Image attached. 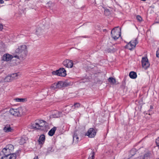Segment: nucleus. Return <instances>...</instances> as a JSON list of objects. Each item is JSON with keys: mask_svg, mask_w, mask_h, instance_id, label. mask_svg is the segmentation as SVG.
I'll return each instance as SVG.
<instances>
[{"mask_svg": "<svg viewBox=\"0 0 159 159\" xmlns=\"http://www.w3.org/2000/svg\"><path fill=\"white\" fill-rule=\"evenodd\" d=\"M156 159H159V158H157Z\"/></svg>", "mask_w": 159, "mask_h": 159, "instance_id": "48", "label": "nucleus"}, {"mask_svg": "<svg viewBox=\"0 0 159 159\" xmlns=\"http://www.w3.org/2000/svg\"><path fill=\"white\" fill-rule=\"evenodd\" d=\"M45 123H46V122L43 120H36L35 123L31 124V127L32 128L34 129L44 130L47 126Z\"/></svg>", "mask_w": 159, "mask_h": 159, "instance_id": "2", "label": "nucleus"}, {"mask_svg": "<svg viewBox=\"0 0 159 159\" xmlns=\"http://www.w3.org/2000/svg\"><path fill=\"white\" fill-rule=\"evenodd\" d=\"M131 43L134 45V47H135L136 45L138 44V38H136L134 40H131L129 42V43Z\"/></svg>", "mask_w": 159, "mask_h": 159, "instance_id": "24", "label": "nucleus"}, {"mask_svg": "<svg viewBox=\"0 0 159 159\" xmlns=\"http://www.w3.org/2000/svg\"><path fill=\"white\" fill-rule=\"evenodd\" d=\"M96 132L93 128H90L85 134V135L88 136L89 138H93L96 135Z\"/></svg>", "mask_w": 159, "mask_h": 159, "instance_id": "8", "label": "nucleus"}, {"mask_svg": "<svg viewBox=\"0 0 159 159\" xmlns=\"http://www.w3.org/2000/svg\"><path fill=\"white\" fill-rule=\"evenodd\" d=\"M116 29H118L119 30H121V28L119 26H116L114 27L112 29V30H116Z\"/></svg>", "mask_w": 159, "mask_h": 159, "instance_id": "37", "label": "nucleus"}, {"mask_svg": "<svg viewBox=\"0 0 159 159\" xmlns=\"http://www.w3.org/2000/svg\"><path fill=\"white\" fill-rule=\"evenodd\" d=\"M108 50H109V52H113L116 51V49H115L113 48H110L108 49Z\"/></svg>", "mask_w": 159, "mask_h": 159, "instance_id": "32", "label": "nucleus"}, {"mask_svg": "<svg viewBox=\"0 0 159 159\" xmlns=\"http://www.w3.org/2000/svg\"><path fill=\"white\" fill-rule=\"evenodd\" d=\"M72 85V83L70 81H60L57 83H55L52 84L51 88L53 89H61L66 87Z\"/></svg>", "mask_w": 159, "mask_h": 159, "instance_id": "3", "label": "nucleus"}, {"mask_svg": "<svg viewBox=\"0 0 159 159\" xmlns=\"http://www.w3.org/2000/svg\"><path fill=\"white\" fill-rule=\"evenodd\" d=\"M156 23H159V22H156Z\"/></svg>", "mask_w": 159, "mask_h": 159, "instance_id": "46", "label": "nucleus"}, {"mask_svg": "<svg viewBox=\"0 0 159 159\" xmlns=\"http://www.w3.org/2000/svg\"><path fill=\"white\" fill-rule=\"evenodd\" d=\"M121 31V30H111V36L114 40H117L120 36Z\"/></svg>", "mask_w": 159, "mask_h": 159, "instance_id": "7", "label": "nucleus"}, {"mask_svg": "<svg viewBox=\"0 0 159 159\" xmlns=\"http://www.w3.org/2000/svg\"><path fill=\"white\" fill-rule=\"evenodd\" d=\"M95 154V152L94 151H92L91 152V153H90L89 155V157L93 158L94 159Z\"/></svg>", "mask_w": 159, "mask_h": 159, "instance_id": "31", "label": "nucleus"}, {"mask_svg": "<svg viewBox=\"0 0 159 159\" xmlns=\"http://www.w3.org/2000/svg\"><path fill=\"white\" fill-rule=\"evenodd\" d=\"M53 117L58 118L59 117V114L58 115H53Z\"/></svg>", "mask_w": 159, "mask_h": 159, "instance_id": "40", "label": "nucleus"}, {"mask_svg": "<svg viewBox=\"0 0 159 159\" xmlns=\"http://www.w3.org/2000/svg\"><path fill=\"white\" fill-rule=\"evenodd\" d=\"M151 109H150L149 110V111H150L151 110Z\"/></svg>", "mask_w": 159, "mask_h": 159, "instance_id": "47", "label": "nucleus"}, {"mask_svg": "<svg viewBox=\"0 0 159 159\" xmlns=\"http://www.w3.org/2000/svg\"><path fill=\"white\" fill-rule=\"evenodd\" d=\"M4 3V1L3 0H0V3L2 4Z\"/></svg>", "mask_w": 159, "mask_h": 159, "instance_id": "41", "label": "nucleus"}, {"mask_svg": "<svg viewBox=\"0 0 159 159\" xmlns=\"http://www.w3.org/2000/svg\"><path fill=\"white\" fill-rule=\"evenodd\" d=\"M14 100L16 102H24L26 100V99L22 98H16L14 99Z\"/></svg>", "mask_w": 159, "mask_h": 159, "instance_id": "27", "label": "nucleus"}, {"mask_svg": "<svg viewBox=\"0 0 159 159\" xmlns=\"http://www.w3.org/2000/svg\"><path fill=\"white\" fill-rule=\"evenodd\" d=\"M6 147L7 149H11V151H13L14 148L13 145L11 144L7 145Z\"/></svg>", "mask_w": 159, "mask_h": 159, "instance_id": "26", "label": "nucleus"}, {"mask_svg": "<svg viewBox=\"0 0 159 159\" xmlns=\"http://www.w3.org/2000/svg\"><path fill=\"white\" fill-rule=\"evenodd\" d=\"M156 143L157 146L159 147V137L156 139Z\"/></svg>", "mask_w": 159, "mask_h": 159, "instance_id": "35", "label": "nucleus"}, {"mask_svg": "<svg viewBox=\"0 0 159 159\" xmlns=\"http://www.w3.org/2000/svg\"><path fill=\"white\" fill-rule=\"evenodd\" d=\"M105 14H107L106 15H108L110 13V12L108 9H105L104 11Z\"/></svg>", "mask_w": 159, "mask_h": 159, "instance_id": "36", "label": "nucleus"}, {"mask_svg": "<svg viewBox=\"0 0 159 159\" xmlns=\"http://www.w3.org/2000/svg\"><path fill=\"white\" fill-rule=\"evenodd\" d=\"M26 140L23 138H21L20 140V144L22 145L25 143Z\"/></svg>", "mask_w": 159, "mask_h": 159, "instance_id": "28", "label": "nucleus"}, {"mask_svg": "<svg viewBox=\"0 0 159 159\" xmlns=\"http://www.w3.org/2000/svg\"><path fill=\"white\" fill-rule=\"evenodd\" d=\"M2 152L4 154V156H3V157H8L9 158V157L11 156V155H12V154H15L16 155V157L17 153H12V154H11V153L9 152L8 149L6 147L3 149L2 150Z\"/></svg>", "mask_w": 159, "mask_h": 159, "instance_id": "10", "label": "nucleus"}, {"mask_svg": "<svg viewBox=\"0 0 159 159\" xmlns=\"http://www.w3.org/2000/svg\"><path fill=\"white\" fill-rule=\"evenodd\" d=\"M88 159H94L93 158H92L91 157H89V156Z\"/></svg>", "mask_w": 159, "mask_h": 159, "instance_id": "45", "label": "nucleus"}, {"mask_svg": "<svg viewBox=\"0 0 159 159\" xmlns=\"http://www.w3.org/2000/svg\"><path fill=\"white\" fill-rule=\"evenodd\" d=\"M156 57L158 58L159 57V53L158 52V50H157L156 52Z\"/></svg>", "mask_w": 159, "mask_h": 159, "instance_id": "38", "label": "nucleus"}, {"mask_svg": "<svg viewBox=\"0 0 159 159\" xmlns=\"http://www.w3.org/2000/svg\"><path fill=\"white\" fill-rule=\"evenodd\" d=\"M136 19L139 21H141L142 20V17L139 15L136 16Z\"/></svg>", "mask_w": 159, "mask_h": 159, "instance_id": "33", "label": "nucleus"}, {"mask_svg": "<svg viewBox=\"0 0 159 159\" xmlns=\"http://www.w3.org/2000/svg\"><path fill=\"white\" fill-rule=\"evenodd\" d=\"M14 57L13 54V55L8 53L4 54L2 57V60L4 61H8Z\"/></svg>", "mask_w": 159, "mask_h": 159, "instance_id": "11", "label": "nucleus"}, {"mask_svg": "<svg viewBox=\"0 0 159 159\" xmlns=\"http://www.w3.org/2000/svg\"><path fill=\"white\" fill-rule=\"evenodd\" d=\"M80 106V104L79 103H74L73 107H74L75 108H78Z\"/></svg>", "mask_w": 159, "mask_h": 159, "instance_id": "30", "label": "nucleus"}, {"mask_svg": "<svg viewBox=\"0 0 159 159\" xmlns=\"http://www.w3.org/2000/svg\"><path fill=\"white\" fill-rule=\"evenodd\" d=\"M1 159H16V155L15 154H12L11 156L8 157H2Z\"/></svg>", "mask_w": 159, "mask_h": 159, "instance_id": "21", "label": "nucleus"}, {"mask_svg": "<svg viewBox=\"0 0 159 159\" xmlns=\"http://www.w3.org/2000/svg\"><path fill=\"white\" fill-rule=\"evenodd\" d=\"M23 108L19 107L17 109L11 108L9 110L10 113L12 115L17 116H20L24 114Z\"/></svg>", "mask_w": 159, "mask_h": 159, "instance_id": "4", "label": "nucleus"}, {"mask_svg": "<svg viewBox=\"0 0 159 159\" xmlns=\"http://www.w3.org/2000/svg\"><path fill=\"white\" fill-rule=\"evenodd\" d=\"M12 80L10 75L7 76L5 78V81L7 82H10L12 81Z\"/></svg>", "mask_w": 159, "mask_h": 159, "instance_id": "23", "label": "nucleus"}, {"mask_svg": "<svg viewBox=\"0 0 159 159\" xmlns=\"http://www.w3.org/2000/svg\"><path fill=\"white\" fill-rule=\"evenodd\" d=\"M135 48V47H134V45L131 43H129V42L125 46V48L128 49L130 50H132L133 48Z\"/></svg>", "mask_w": 159, "mask_h": 159, "instance_id": "17", "label": "nucleus"}, {"mask_svg": "<svg viewBox=\"0 0 159 159\" xmlns=\"http://www.w3.org/2000/svg\"><path fill=\"white\" fill-rule=\"evenodd\" d=\"M42 94L44 96H47L48 94V89H45L42 90L41 91Z\"/></svg>", "mask_w": 159, "mask_h": 159, "instance_id": "25", "label": "nucleus"}, {"mask_svg": "<svg viewBox=\"0 0 159 159\" xmlns=\"http://www.w3.org/2000/svg\"><path fill=\"white\" fill-rule=\"evenodd\" d=\"M8 150H9V152L11 153V154H12L11 152H12V151H11V149L10 150L8 149Z\"/></svg>", "mask_w": 159, "mask_h": 159, "instance_id": "44", "label": "nucleus"}, {"mask_svg": "<svg viewBox=\"0 0 159 159\" xmlns=\"http://www.w3.org/2000/svg\"><path fill=\"white\" fill-rule=\"evenodd\" d=\"M57 129V127H54L51 129L48 132V134L49 136H52L55 134L56 130Z\"/></svg>", "mask_w": 159, "mask_h": 159, "instance_id": "18", "label": "nucleus"}, {"mask_svg": "<svg viewBox=\"0 0 159 159\" xmlns=\"http://www.w3.org/2000/svg\"><path fill=\"white\" fill-rule=\"evenodd\" d=\"M45 139V136L44 134H42L39 137L38 142L39 145H42L44 144Z\"/></svg>", "mask_w": 159, "mask_h": 159, "instance_id": "12", "label": "nucleus"}, {"mask_svg": "<svg viewBox=\"0 0 159 159\" xmlns=\"http://www.w3.org/2000/svg\"><path fill=\"white\" fill-rule=\"evenodd\" d=\"M52 73L53 75L65 77L66 75V70L63 68H61L58 70L52 72Z\"/></svg>", "mask_w": 159, "mask_h": 159, "instance_id": "5", "label": "nucleus"}, {"mask_svg": "<svg viewBox=\"0 0 159 159\" xmlns=\"http://www.w3.org/2000/svg\"><path fill=\"white\" fill-rule=\"evenodd\" d=\"M142 66L143 68L147 69L149 67L150 63L147 57H143L141 60Z\"/></svg>", "mask_w": 159, "mask_h": 159, "instance_id": "6", "label": "nucleus"}, {"mask_svg": "<svg viewBox=\"0 0 159 159\" xmlns=\"http://www.w3.org/2000/svg\"><path fill=\"white\" fill-rule=\"evenodd\" d=\"M73 144L74 143L75 144H76L78 143L79 140V138L76 132H75L74 133V134L73 136Z\"/></svg>", "mask_w": 159, "mask_h": 159, "instance_id": "13", "label": "nucleus"}, {"mask_svg": "<svg viewBox=\"0 0 159 159\" xmlns=\"http://www.w3.org/2000/svg\"><path fill=\"white\" fill-rule=\"evenodd\" d=\"M63 64L64 66L68 68H72L73 65V63L72 61L67 59L65 60L63 62Z\"/></svg>", "mask_w": 159, "mask_h": 159, "instance_id": "9", "label": "nucleus"}, {"mask_svg": "<svg viewBox=\"0 0 159 159\" xmlns=\"http://www.w3.org/2000/svg\"><path fill=\"white\" fill-rule=\"evenodd\" d=\"M150 108L151 109H152L153 108V107L151 105L150 107Z\"/></svg>", "mask_w": 159, "mask_h": 159, "instance_id": "43", "label": "nucleus"}, {"mask_svg": "<svg viewBox=\"0 0 159 159\" xmlns=\"http://www.w3.org/2000/svg\"><path fill=\"white\" fill-rule=\"evenodd\" d=\"M35 33L36 34L39 36L41 35L40 34L42 33L41 30H36Z\"/></svg>", "mask_w": 159, "mask_h": 159, "instance_id": "34", "label": "nucleus"}, {"mask_svg": "<svg viewBox=\"0 0 159 159\" xmlns=\"http://www.w3.org/2000/svg\"><path fill=\"white\" fill-rule=\"evenodd\" d=\"M108 81L109 82L112 84H114L116 83V80L115 78H113L112 77H110L108 79Z\"/></svg>", "mask_w": 159, "mask_h": 159, "instance_id": "22", "label": "nucleus"}, {"mask_svg": "<svg viewBox=\"0 0 159 159\" xmlns=\"http://www.w3.org/2000/svg\"><path fill=\"white\" fill-rule=\"evenodd\" d=\"M12 78V79L13 80L14 79H16V77L18 76V74L16 73L12 74L10 75Z\"/></svg>", "mask_w": 159, "mask_h": 159, "instance_id": "29", "label": "nucleus"}, {"mask_svg": "<svg viewBox=\"0 0 159 159\" xmlns=\"http://www.w3.org/2000/svg\"><path fill=\"white\" fill-rule=\"evenodd\" d=\"M129 76L132 79H135L137 77V75L136 72L132 71L129 72Z\"/></svg>", "mask_w": 159, "mask_h": 159, "instance_id": "19", "label": "nucleus"}, {"mask_svg": "<svg viewBox=\"0 0 159 159\" xmlns=\"http://www.w3.org/2000/svg\"><path fill=\"white\" fill-rule=\"evenodd\" d=\"M34 159H38V157L37 156H35L34 158Z\"/></svg>", "mask_w": 159, "mask_h": 159, "instance_id": "42", "label": "nucleus"}, {"mask_svg": "<svg viewBox=\"0 0 159 159\" xmlns=\"http://www.w3.org/2000/svg\"><path fill=\"white\" fill-rule=\"evenodd\" d=\"M136 152L137 150L135 148H132L131 149L129 152V157L128 159H129L131 157L135 155Z\"/></svg>", "mask_w": 159, "mask_h": 159, "instance_id": "20", "label": "nucleus"}, {"mask_svg": "<svg viewBox=\"0 0 159 159\" xmlns=\"http://www.w3.org/2000/svg\"><path fill=\"white\" fill-rule=\"evenodd\" d=\"M4 28L2 25L0 23V30H2Z\"/></svg>", "mask_w": 159, "mask_h": 159, "instance_id": "39", "label": "nucleus"}, {"mask_svg": "<svg viewBox=\"0 0 159 159\" xmlns=\"http://www.w3.org/2000/svg\"><path fill=\"white\" fill-rule=\"evenodd\" d=\"M152 154L150 151H148L145 152L142 157V159H150Z\"/></svg>", "mask_w": 159, "mask_h": 159, "instance_id": "15", "label": "nucleus"}, {"mask_svg": "<svg viewBox=\"0 0 159 159\" xmlns=\"http://www.w3.org/2000/svg\"><path fill=\"white\" fill-rule=\"evenodd\" d=\"M55 144L54 143H52L51 146L48 148L46 152V154H48L51 152H53L55 150L54 148Z\"/></svg>", "mask_w": 159, "mask_h": 159, "instance_id": "14", "label": "nucleus"}, {"mask_svg": "<svg viewBox=\"0 0 159 159\" xmlns=\"http://www.w3.org/2000/svg\"><path fill=\"white\" fill-rule=\"evenodd\" d=\"M4 131L6 132H11L13 129L11 128L10 125H7L3 128Z\"/></svg>", "mask_w": 159, "mask_h": 159, "instance_id": "16", "label": "nucleus"}, {"mask_svg": "<svg viewBox=\"0 0 159 159\" xmlns=\"http://www.w3.org/2000/svg\"><path fill=\"white\" fill-rule=\"evenodd\" d=\"M27 53V46L25 45H22L18 46L13 53L14 57L20 60L25 59Z\"/></svg>", "mask_w": 159, "mask_h": 159, "instance_id": "1", "label": "nucleus"}]
</instances>
